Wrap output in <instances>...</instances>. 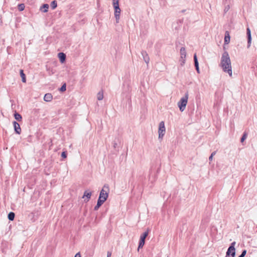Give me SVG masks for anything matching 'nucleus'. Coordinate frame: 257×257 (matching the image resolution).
I'll list each match as a JSON object with an SVG mask.
<instances>
[{
  "mask_svg": "<svg viewBox=\"0 0 257 257\" xmlns=\"http://www.w3.org/2000/svg\"><path fill=\"white\" fill-rule=\"evenodd\" d=\"M246 34L247 37V48H249L251 43V31L249 28H247L246 29Z\"/></svg>",
  "mask_w": 257,
  "mask_h": 257,
  "instance_id": "423d86ee",
  "label": "nucleus"
},
{
  "mask_svg": "<svg viewBox=\"0 0 257 257\" xmlns=\"http://www.w3.org/2000/svg\"><path fill=\"white\" fill-rule=\"evenodd\" d=\"M185 59H181L180 58L181 65L182 66L185 63Z\"/></svg>",
  "mask_w": 257,
  "mask_h": 257,
  "instance_id": "7c9ffc66",
  "label": "nucleus"
},
{
  "mask_svg": "<svg viewBox=\"0 0 257 257\" xmlns=\"http://www.w3.org/2000/svg\"><path fill=\"white\" fill-rule=\"evenodd\" d=\"M229 41H230V36H229L228 32L226 31L225 32V34L224 43L226 44H227L229 43Z\"/></svg>",
  "mask_w": 257,
  "mask_h": 257,
  "instance_id": "4468645a",
  "label": "nucleus"
},
{
  "mask_svg": "<svg viewBox=\"0 0 257 257\" xmlns=\"http://www.w3.org/2000/svg\"><path fill=\"white\" fill-rule=\"evenodd\" d=\"M196 68V70H197V72L198 73H199V67H195Z\"/></svg>",
  "mask_w": 257,
  "mask_h": 257,
  "instance_id": "4c0bfd02",
  "label": "nucleus"
},
{
  "mask_svg": "<svg viewBox=\"0 0 257 257\" xmlns=\"http://www.w3.org/2000/svg\"><path fill=\"white\" fill-rule=\"evenodd\" d=\"M112 5H113V7L114 9V10L117 11V10L120 9L119 7V3L112 4Z\"/></svg>",
  "mask_w": 257,
  "mask_h": 257,
  "instance_id": "a878e982",
  "label": "nucleus"
},
{
  "mask_svg": "<svg viewBox=\"0 0 257 257\" xmlns=\"http://www.w3.org/2000/svg\"><path fill=\"white\" fill-rule=\"evenodd\" d=\"M194 62H198V60H197V56H196V54L194 55Z\"/></svg>",
  "mask_w": 257,
  "mask_h": 257,
  "instance_id": "2f4dec72",
  "label": "nucleus"
},
{
  "mask_svg": "<svg viewBox=\"0 0 257 257\" xmlns=\"http://www.w3.org/2000/svg\"><path fill=\"white\" fill-rule=\"evenodd\" d=\"M60 91L63 92L66 90V84H64L60 88Z\"/></svg>",
  "mask_w": 257,
  "mask_h": 257,
  "instance_id": "cd10ccee",
  "label": "nucleus"
},
{
  "mask_svg": "<svg viewBox=\"0 0 257 257\" xmlns=\"http://www.w3.org/2000/svg\"><path fill=\"white\" fill-rule=\"evenodd\" d=\"M97 99L98 100H101L103 99V92H101V91H100L98 93H97Z\"/></svg>",
  "mask_w": 257,
  "mask_h": 257,
  "instance_id": "412c9836",
  "label": "nucleus"
},
{
  "mask_svg": "<svg viewBox=\"0 0 257 257\" xmlns=\"http://www.w3.org/2000/svg\"><path fill=\"white\" fill-rule=\"evenodd\" d=\"M112 4L119 3V0H112Z\"/></svg>",
  "mask_w": 257,
  "mask_h": 257,
  "instance_id": "473e14b6",
  "label": "nucleus"
},
{
  "mask_svg": "<svg viewBox=\"0 0 257 257\" xmlns=\"http://www.w3.org/2000/svg\"><path fill=\"white\" fill-rule=\"evenodd\" d=\"M213 159V157H212V155H210V156L209 157V160L210 161H211Z\"/></svg>",
  "mask_w": 257,
  "mask_h": 257,
  "instance_id": "e433bc0d",
  "label": "nucleus"
},
{
  "mask_svg": "<svg viewBox=\"0 0 257 257\" xmlns=\"http://www.w3.org/2000/svg\"><path fill=\"white\" fill-rule=\"evenodd\" d=\"M246 253V250H243L242 251V252L241 253V254L238 256V257H244V256L245 255Z\"/></svg>",
  "mask_w": 257,
  "mask_h": 257,
  "instance_id": "c85d7f7f",
  "label": "nucleus"
},
{
  "mask_svg": "<svg viewBox=\"0 0 257 257\" xmlns=\"http://www.w3.org/2000/svg\"><path fill=\"white\" fill-rule=\"evenodd\" d=\"M228 9H229V6H228V5H227V6L225 8L224 11L225 12H226L228 10Z\"/></svg>",
  "mask_w": 257,
  "mask_h": 257,
  "instance_id": "c9c22d12",
  "label": "nucleus"
},
{
  "mask_svg": "<svg viewBox=\"0 0 257 257\" xmlns=\"http://www.w3.org/2000/svg\"><path fill=\"white\" fill-rule=\"evenodd\" d=\"M91 196V192H88L87 191H85L84 193V195L82 197L83 198H85L86 197V198L84 199L85 201H88L89 199L90 198Z\"/></svg>",
  "mask_w": 257,
  "mask_h": 257,
  "instance_id": "9d476101",
  "label": "nucleus"
},
{
  "mask_svg": "<svg viewBox=\"0 0 257 257\" xmlns=\"http://www.w3.org/2000/svg\"><path fill=\"white\" fill-rule=\"evenodd\" d=\"M111 256V253L109 252H107V257H110Z\"/></svg>",
  "mask_w": 257,
  "mask_h": 257,
  "instance_id": "58836bf2",
  "label": "nucleus"
},
{
  "mask_svg": "<svg viewBox=\"0 0 257 257\" xmlns=\"http://www.w3.org/2000/svg\"><path fill=\"white\" fill-rule=\"evenodd\" d=\"M145 240H143L141 239H140L138 249V250H139L140 248H141L143 247V246L145 244Z\"/></svg>",
  "mask_w": 257,
  "mask_h": 257,
  "instance_id": "aec40b11",
  "label": "nucleus"
},
{
  "mask_svg": "<svg viewBox=\"0 0 257 257\" xmlns=\"http://www.w3.org/2000/svg\"><path fill=\"white\" fill-rule=\"evenodd\" d=\"M165 132L166 128L165 126V123L164 121H162L159 123V127L158 130L159 138L162 139L165 134Z\"/></svg>",
  "mask_w": 257,
  "mask_h": 257,
  "instance_id": "39448f33",
  "label": "nucleus"
},
{
  "mask_svg": "<svg viewBox=\"0 0 257 257\" xmlns=\"http://www.w3.org/2000/svg\"><path fill=\"white\" fill-rule=\"evenodd\" d=\"M194 65H195V67H199V63H198V62H194Z\"/></svg>",
  "mask_w": 257,
  "mask_h": 257,
  "instance_id": "72a5a7b5",
  "label": "nucleus"
},
{
  "mask_svg": "<svg viewBox=\"0 0 257 257\" xmlns=\"http://www.w3.org/2000/svg\"><path fill=\"white\" fill-rule=\"evenodd\" d=\"M219 65L224 72L228 73L229 76H232L231 60L229 54L226 51L224 52L222 54Z\"/></svg>",
  "mask_w": 257,
  "mask_h": 257,
  "instance_id": "f257e3e1",
  "label": "nucleus"
},
{
  "mask_svg": "<svg viewBox=\"0 0 257 257\" xmlns=\"http://www.w3.org/2000/svg\"><path fill=\"white\" fill-rule=\"evenodd\" d=\"M61 156H62V157H63L64 158H66L67 157V154H66V152H63L61 154Z\"/></svg>",
  "mask_w": 257,
  "mask_h": 257,
  "instance_id": "c756f323",
  "label": "nucleus"
},
{
  "mask_svg": "<svg viewBox=\"0 0 257 257\" xmlns=\"http://www.w3.org/2000/svg\"><path fill=\"white\" fill-rule=\"evenodd\" d=\"M216 154V152L214 151L212 153V154H211V155H212V157H213V156H214Z\"/></svg>",
  "mask_w": 257,
  "mask_h": 257,
  "instance_id": "ea45409f",
  "label": "nucleus"
},
{
  "mask_svg": "<svg viewBox=\"0 0 257 257\" xmlns=\"http://www.w3.org/2000/svg\"><path fill=\"white\" fill-rule=\"evenodd\" d=\"M246 137H247L246 134V133H244L243 136H242V137L241 138L240 142L241 143H242L246 139Z\"/></svg>",
  "mask_w": 257,
  "mask_h": 257,
  "instance_id": "bb28decb",
  "label": "nucleus"
},
{
  "mask_svg": "<svg viewBox=\"0 0 257 257\" xmlns=\"http://www.w3.org/2000/svg\"><path fill=\"white\" fill-rule=\"evenodd\" d=\"M143 57L144 60L145 62L148 64L150 61V58L148 56V54L146 51H143L141 53Z\"/></svg>",
  "mask_w": 257,
  "mask_h": 257,
  "instance_id": "6e6552de",
  "label": "nucleus"
},
{
  "mask_svg": "<svg viewBox=\"0 0 257 257\" xmlns=\"http://www.w3.org/2000/svg\"><path fill=\"white\" fill-rule=\"evenodd\" d=\"M112 5H113V7L114 9V10L117 11V10L120 9L119 7V3L112 4Z\"/></svg>",
  "mask_w": 257,
  "mask_h": 257,
  "instance_id": "393cba45",
  "label": "nucleus"
},
{
  "mask_svg": "<svg viewBox=\"0 0 257 257\" xmlns=\"http://www.w3.org/2000/svg\"><path fill=\"white\" fill-rule=\"evenodd\" d=\"M58 57L61 63H63L66 59V55L64 53L61 52L58 54Z\"/></svg>",
  "mask_w": 257,
  "mask_h": 257,
  "instance_id": "f8f14e48",
  "label": "nucleus"
},
{
  "mask_svg": "<svg viewBox=\"0 0 257 257\" xmlns=\"http://www.w3.org/2000/svg\"><path fill=\"white\" fill-rule=\"evenodd\" d=\"M25 5L23 4L18 5V9L20 11H23L25 9Z\"/></svg>",
  "mask_w": 257,
  "mask_h": 257,
  "instance_id": "b1692460",
  "label": "nucleus"
},
{
  "mask_svg": "<svg viewBox=\"0 0 257 257\" xmlns=\"http://www.w3.org/2000/svg\"><path fill=\"white\" fill-rule=\"evenodd\" d=\"M103 203L104 202H102L101 200L98 199L97 204L94 208V210H97Z\"/></svg>",
  "mask_w": 257,
  "mask_h": 257,
  "instance_id": "f3484780",
  "label": "nucleus"
},
{
  "mask_svg": "<svg viewBox=\"0 0 257 257\" xmlns=\"http://www.w3.org/2000/svg\"><path fill=\"white\" fill-rule=\"evenodd\" d=\"M52 99V95L51 93H47L44 97V100L47 102L51 101Z\"/></svg>",
  "mask_w": 257,
  "mask_h": 257,
  "instance_id": "ddd939ff",
  "label": "nucleus"
},
{
  "mask_svg": "<svg viewBox=\"0 0 257 257\" xmlns=\"http://www.w3.org/2000/svg\"><path fill=\"white\" fill-rule=\"evenodd\" d=\"M180 58L181 59H185L186 58V51L184 47H182L180 49Z\"/></svg>",
  "mask_w": 257,
  "mask_h": 257,
  "instance_id": "9b49d317",
  "label": "nucleus"
},
{
  "mask_svg": "<svg viewBox=\"0 0 257 257\" xmlns=\"http://www.w3.org/2000/svg\"><path fill=\"white\" fill-rule=\"evenodd\" d=\"M48 8L49 5L48 4H44L41 8L40 10L44 13H46L48 12Z\"/></svg>",
  "mask_w": 257,
  "mask_h": 257,
  "instance_id": "2eb2a0df",
  "label": "nucleus"
},
{
  "mask_svg": "<svg viewBox=\"0 0 257 257\" xmlns=\"http://www.w3.org/2000/svg\"><path fill=\"white\" fill-rule=\"evenodd\" d=\"M116 145V143H115V144H114V147H115Z\"/></svg>",
  "mask_w": 257,
  "mask_h": 257,
  "instance_id": "a19ab883",
  "label": "nucleus"
},
{
  "mask_svg": "<svg viewBox=\"0 0 257 257\" xmlns=\"http://www.w3.org/2000/svg\"><path fill=\"white\" fill-rule=\"evenodd\" d=\"M13 124L15 132L18 134H20L21 132V128L20 124L16 121H14Z\"/></svg>",
  "mask_w": 257,
  "mask_h": 257,
  "instance_id": "0eeeda50",
  "label": "nucleus"
},
{
  "mask_svg": "<svg viewBox=\"0 0 257 257\" xmlns=\"http://www.w3.org/2000/svg\"><path fill=\"white\" fill-rule=\"evenodd\" d=\"M188 97L189 94L188 92H187L185 93V95L182 97L180 99V101L178 102V106L181 112L183 111L186 108V106L188 102Z\"/></svg>",
  "mask_w": 257,
  "mask_h": 257,
  "instance_id": "7ed1b4c3",
  "label": "nucleus"
},
{
  "mask_svg": "<svg viewBox=\"0 0 257 257\" xmlns=\"http://www.w3.org/2000/svg\"><path fill=\"white\" fill-rule=\"evenodd\" d=\"M20 75H21V77H22V80L23 82L25 83L26 82V76L24 73L23 70L22 69L20 70Z\"/></svg>",
  "mask_w": 257,
  "mask_h": 257,
  "instance_id": "dca6fc26",
  "label": "nucleus"
},
{
  "mask_svg": "<svg viewBox=\"0 0 257 257\" xmlns=\"http://www.w3.org/2000/svg\"><path fill=\"white\" fill-rule=\"evenodd\" d=\"M121 10L118 9L116 10H114V17L116 20V23H118L119 20L120 19V14Z\"/></svg>",
  "mask_w": 257,
  "mask_h": 257,
  "instance_id": "1a4fd4ad",
  "label": "nucleus"
},
{
  "mask_svg": "<svg viewBox=\"0 0 257 257\" xmlns=\"http://www.w3.org/2000/svg\"><path fill=\"white\" fill-rule=\"evenodd\" d=\"M109 191V189L108 185H104L100 191L98 200H101L102 202H104L108 197Z\"/></svg>",
  "mask_w": 257,
  "mask_h": 257,
  "instance_id": "f03ea898",
  "label": "nucleus"
},
{
  "mask_svg": "<svg viewBox=\"0 0 257 257\" xmlns=\"http://www.w3.org/2000/svg\"><path fill=\"white\" fill-rule=\"evenodd\" d=\"M14 117H15V118L18 121H21V120H22V116L21 115V114H20L19 113H18L17 112L15 113Z\"/></svg>",
  "mask_w": 257,
  "mask_h": 257,
  "instance_id": "a211bd4d",
  "label": "nucleus"
},
{
  "mask_svg": "<svg viewBox=\"0 0 257 257\" xmlns=\"http://www.w3.org/2000/svg\"><path fill=\"white\" fill-rule=\"evenodd\" d=\"M74 257H81L80 253L79 252L77 253Z\"/></svg>",
  "mask_w": 257,
  "mask_h": 257,
  "instance_id": "f704fd0d",
  "label": "nucleus"
},
{
  "mask_svg": "<svg viewBox=\"0 0 257 257\" xmlns=\"http://www.w3.org/2000/svg\"><path fill=\"white\" fill-rule=\"evenodd\" d=\"M15 216V213L13 212H11L8 214V219L11 221H13L14 219Z\"/></svg>",
  "mask_w": 257,
  "mask_h": 257,
  "instance_id": "6ab92c4d",
  "label": "nucleus"
},
{
  "mask_svg": "<svg viewBox=\"0 0 257 257\" xmlns=\"http://www.w3.org/2000/svg\"><path fill=\"white\" fill-rule=\"evenodd\" d=\"M235 243L236 242L235 241H233L231 243L227 250L226 256L234 257L235 254V249L234 247Z\"/></svg>",
  "mask_w": 257,
  "mask_h": 257,
  "instance_id": "20e7f679",
  "label": "nucleus"
},
{
  "mask_svg": "<svg viewBox=\"0 0 257 257\" xmlns=\"http://www.w3.org/2000/svg\"><path fill=\"white\" fill-rule=\"evenodd\" d=\"M57 3L55 1H53L51 2V7L53 10L55 9L57 7Z\"/></svg>",
  "mask_w": 257,
  "mask_h": 257,
  "instance_id": "5701e85b",
  "label": "nucleus"
},
{
  "mask_svg": "<svg viewBox=\"0 0 257 257\" xmlns=\"http://www.w3.org/2000/svg\"><path fill=\"white\" fill-rule=\"evenodd\" d=\"M148 234H149V232L148 231H146L145 232H144L140 236V239H143V240H145V239L147 237V236L148 235Z\"/></svg>",
  "mask_w": 257,
  "mask_h": 257,
  "instance_id": "4be33fe9",
  "label": "nucleus"
}]
</instances>
